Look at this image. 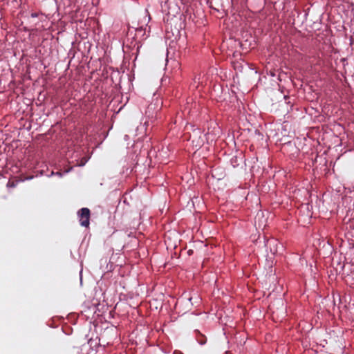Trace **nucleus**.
Masks as SVG:
<instances>
[{"label": "nucleus", "instance_id": "nucleus-1", "mask_svg": "<svg viewBox=\"0 0 354 354\" xmlns=\"http://www.w3.org/2000/svg\"><path fill=\"white\" fill-rule=\"evenodd\" d=\"M80 225L88 227L90 224V210L88 208L83 207L78 212Z\"/></svg>", "mask_w": 354, "mask_h": 354}, {"label": "nucleus", "instance_id": "nucleus-2", "mask_svg": "<svg viewBox=\"0 0 354 354\" xmlns=\"http://www.w3.org/2000/svg\"><path fill=\"white\" fill-rule=\"evenodd\" d=\"M8 186L14 187V186H15L14 183H13V182H10V181H9V182L8 183Z\"/></svg>", "mask_w": 354, "mask_h": 354}]
</instances>
